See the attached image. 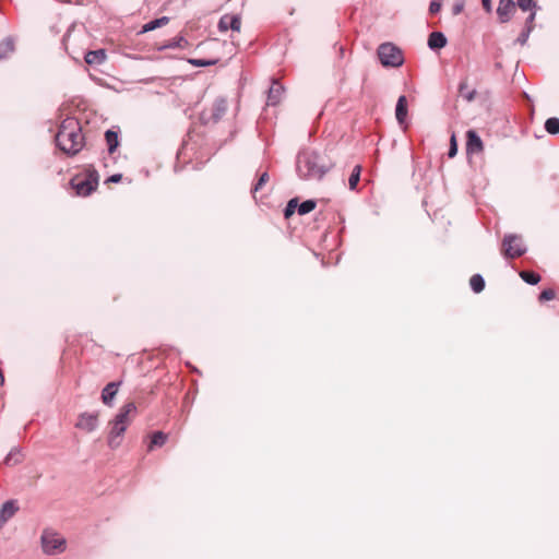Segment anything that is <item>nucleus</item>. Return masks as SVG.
I'll list each match as a JSON object with an SVG mask.
<instances>
[{
	"label": "nucleus",
	"instance_id": "obj_1",
	"mask_svg": "<svg viewBox=\"0 0 559 559\" xmlns=\"http://www.w3.org/2000/svg\"><path fill=\"white\" fill-rule=\"evenodd\" d=\"M57 145L68 155L78 154L84 146V135L76 118H66L56 135Z\"/></svg>",
	"mask_w": 559,
	"mask_h": 559
},
{
	"label": "nucleus",
	"instance_id": "obj_2",
	"mask_svg": "<svg viewBox=\"0 0 559 559\" xmlns=\"http://www.w3.org/2000/svg\"><path fill=\"white\" fill-rule=\"evenodd\" d=\"M329 169L325 158L314 151H305L298 156L297 170L305 179L320 180Z\"/></svg>",
	"mask_w": 559,
	"mask_h": 559
},
{
	"label": "nucleus",
	"instance_id": "obj_3",
	"mask_svg": "<svg viewBox=\"0 0 559 559\" xmlns=\"http://www.w3.org/2000/svg\"><path fill=\"white\" fill-rule=\"evenodd\" d=\"M70 185L79 197H87L98 186V174L96 170H88L83 175L74 176Z\"/></svg>",
	"mask_w": 559,
	"mask_h": 559
},
{
	"label": "nucleus",
	"instance_id": "obj_4",
	"mask_svg": "<svg viewBox=\"0 0 559 559\" xmlns=\"http://www.w3.org/2000/svg\"><path fill=\"white\" fill-rule=\"evenodd\" d=\"M378 57L383 67H400L404 58L402 51L391 43L381 44L378 48Z\"/></svg>",
	"mask_w": 559,
	"mask_h": 559
},
{
	"label": "nucleus",
	"instance_id": "obj_5",
	"mask_svg": "<svg viewBox=\"0 0 559 559\" xmlns=\"http://www.w3.org/2000/svg\"><path fill=\"white\" fill-rule=\"evenodd\" d=\"M501 253L507 259H515L525 253V247L519 236L506 235L501 245Z\"/></svg>",
	"mask_w": 559,
	"mask_h": 559
},
{
	"label": "nucleus",
	"instance_id": "obj_6",
	"mask_svg": "<svg viewBox=\"0 0 559 559\" xmlns=\"http://www.w3.org/2000/svg\"><path fill=\"white\" fill-rule=\"evenodd\" d=\"M43 549L46 554L62 551L64 549V539L53 532H44L41 536Z\"/></svg>",
	"mask_w": 559,
	"mask_h": 559
},
{
	"label": "nucleus",
	"instance_id": "obj_7",
	"mask_svg": "<svg viewBox=\"0 0 559 559\" xmlns=\"http://www.w3.org/2000/svg\"><path fill=\"white\" fill-rule=\"evenodd\" d=\"M241 27V19L237 14H224L218 22V29L221 32H227L231 29L239 32Z\"/></svg>",
	"mask_w": 559,
	"mask_h": 559
},
{
	"label": "nucleus",
	"instance_id": "obj_8",
	"mask_svg": "<svg viewBox=\"0 0 559 559\" xmlns=\"http://www.w3.org/2000/svg\"><path fill=\"white\" fill-rule=\"evenodd\" d=\"M484 151V144L479 135L474 130L466 132V152L467 154H479Z\"/></svg>",
	"mask_w": 559,
	"mask_h": 559
},
{
	"label": "nucleus",
	"instance_id": "obj_9",
	"mask_svg": "<svg viewBox=\"0 0 559 559\" xmlns=\"http://www.w3.org/2000/svg\"><path fill=\"white\" fill-rule=\"evenodd\" d=\"M98 425V414L94 413H84L80 415L79 420L76 423V427L86 431L92 432L96 429Z\"/></svg>",
	"mask_w": 559,
	"mask_h": 559
},
{
	"label": "nucleus",
	"instance_id": "obj_10",
	"mask_svg": "<svg viewBox=\"0 0 559 559\" xmlns=\"http://www.w3.org/2000/svg\"><path fill=\"white\" fill-rule=\"evenodd\" d=\"M135 412H136L135 404L132 402L127 403L120 408L119 413L115 417V420L122 424L124 427L128 428Z\"/></svg>",
	"mask_w": 559,
	"mask_h": 559
},
{
	"label": "nucleus",
	"instance_id": "obj_11",
	"mask_svg": "<svg viewBox=\"0 0 559 559\" xmlns=\"http://www.w3.org/2000/svg\"><path fill=\"white\" fill-rule=\"evenodd\" d=\"M515 11V3L513 0H499L497 8V15L501 23H506L511 19V15Z\"/></svg>",
	"mask_w": 559,
	"mask_h": 559
},
{
	"label": "nucleus",
	"instance_id": "obj_12",
	"mask_svg": "<svg viewBox=\"0 0 559 559\" xmlns=\"http://www.w3.org/2000/svg\"><path fill=\"white\" fill-rule=\"evenodd\" d=\"M283 94H284V87L282 86V84L280 82L274 80L269 88V92H267L266 104L271 105V106L278 105L282 100Z\"/></svg>",
	"mask_w": 559,
	"mask_h": 559
},
{
	"label": "nucleus",
	"instance_id": "obj_13",
	"mask_svg": "<svg viewBox=\"0 0 559 559\" xmlns=\"http://www.w3.org/2000/svg\"><path fill=\"white\" fill-rule=\"evenodd\" d=\"M126 430L127 427H124L122 424L116 420L112 421L111 429L108 436V444L110 448H117L120 444L118 438H120Z\"/></svg>",
	"mask_w": 559,
	"mask_h": 559
},
{
	"label": "nucleus",
	"instance_id": "obj_14",
	"mask_svg": "<svg viewBox=\"0 0 559 559\" xmlns=\"http://www.w3.org/2000/svg\"><path fill=\"white\" fill-rule=\"evenodd\" d=\"M120 382H109L102 392V401L105 405L111 406L115 396L118 393Z\"/></svg>",
	"mask_w": 559,
	"mask_h": 559
},
{
	"label": "nucleus",
	"instance_id": "obj_15",
	"mask_svg": "<svg viewBox=\"0 0 559 559\" xmlns=\"http://www.w3.org/2000/svg\"><path fill=\"white\" fill-rule=\"evenodd\" d=\"M107 53L105 49H97L87 51L84 60L90 66H99L105 62Z\"/></svg>",
	"mask_w": 559,
	"mask_h": 559
},
{
	"label": "nucleus",
	"instance_id": "obj_16",
	"mask_svg": "<svg viewBox=\"0 0 559 559\" xmlns=\"http://www.w3.org/2000/svg\"><path fill=\"white\" fill-rule=\"evenodd\" d=\"M447 43V37L441 32H432L428 37V46L430 49H441L445 47Z\"/></svg>",
	"mask_w": 559,
	"mask_h": 559
},
{
	"label": "nucleus",
	"instance_id": "obj_17",
	"mask_svg": "<svg viewBox=\"0 0 559 559\" xmlns=\"http://www.w3.org/2000/svg\"><path fill=\"white\" fill-rule=\"evenodd\" d=\"M395 117L400 124H403L407 118V99L406 96L402 95L397 99L395 108Z\"/></svg>",
	"mask_w": 559,
	"mask_h": 559
},
{
	"label": "nucleus",
	"instance_id": "obj_18",
	"mask_svg": "<svg viewBox=\"0 0 559 559\" xmlns=\"http://www.w3.org/2000/svg\"><path fill=\"white\" fill-rule=\"evenodd\" d=\"M17 511V507H15L13 501H7L2 508L0 509V522L4 525V523L11 519L15 512Z\"/></svg>",
	"mask_w": 559,
	"mask_h": 559
},
{
	"label": "nucleus",
	"instance_id": "obj_19",
	"mask_svg": "<svg viewBox=\"0 0 559 559\" xmlns=\"http://www.w3.org/2000/svg\"><path fill=\"white\" fill-rule=\"evenodd\" d=\"M15 49L14 40L7 37L0 41V59L10 57Z\"/></svg>",
	"mask_w": 559,
	"mask_h": 559
},
{
	"label": "nucleus",
	"instance_id": "obj_20",
	"mask_svg": "<svg viewBox=\"0 0 559 559\" xmlns=\"http://www.w3.org/2000/svg\"><path fill=\"white\" fill-rule=\"evenodd\" d=\"M169 23L168 16H162L159 19L153 20L142 26V29L140 31V34L147 33L151 31H154L158 27H163Z\"/></svg>",
	"mask_w": 559,
	"mask_h": 559
},
{
	"label": "nucleus",
	"instance_id": "obj_21",
	"mask_svg": "<svg viewBox=\"0 0 559 559\" xmlns=\"http://www.w3.org/2000/svg\"><path fill=\"white\" fill-rule=\"evenodd\" d=\"M105 140L109 154H112L119 146L118 133L112 130H108L105 133Z\"/></svg>",
	"mask_w": 559,
	"mask_h": 559
},
{
	"label": "nucleus",
	"instance_id": "obj_22",
	"mask_svg": "<svg viewBox=\"0 0 559 559\" xmlns=\"http://www.w3.org/2000/svg\"><path fill=\"white\" fill-rule=\"evenodd\" d=\"M168 439V436L163 431H156L151 437V442L148 444V451L154 450L156 447H163Z\"/></svg>",
	"mask_w": 559,
	"mask_h": 559
},
{
	"label": "nucleus",
	"instance_id": "obj_23",
	"mask_svg": "<svg viewBox=\"0 0 559 559\" xmlns=\"http://www.w3.org/2000/svg\"><path fill=\"white\" fill-rule=\"evenodd\" d=\"M459 92H460V95L467 102L474 100V98L476 96V90L469 88L466 81H463L460 83Z\"/></svg>",
	"mask_w": 559,
	"mask_h": 559
},
{
	"label": "nucleus",
	"instance_id": "obj_24",
	"mask_svg": "<svg viewBox=\"0 0 559 559\" xmlns=\"http://www.w3.org/2000/svg\"><path fill=\"white\" fill-rule=\"evenodd\" d=\"M520 277L531 285H536L540 282V275L533 271H521Z\"/></svg>",
	"mask_w": 559,
	"mask_h": 559
},
{
	"label": "nucleus",
	"instance_id": "obj_25",
	"mask_svg": "<svg viewBox=\"0 0 559 559\" xmlns=\"http://www.w3.org/2000/svg\"><path fill=\"white\" fill-rule=\"evenodd\" d=\"M190 46L189 41L180 36L178 38H174L171 39L168 44L164 45L160 49H166V48H188Z\"/></svg>",
	"mask_w": 559,
	"mask_h": 559
},
{
	"label": "nucleus",
	"instance_id": "obj_26",
	"mask_svg": "<svg viewBox=\"0 0 559 559\" xmlns=\"http://www.w3.org/2000/svg\"><path fill=\"white\" fill-rule=\"evenodd\" d=\"M361 166L356 165L352 171V175L348 179V186L350 190H355L360 179Z\"/></svg>",
	"mask_w": 559,
	"mask_h": 559
},
{
	"label": "nucleus",
	"instance_id": "obj_27",
	"mask_svg": "<svg viewBox=\"0 0 559 559\" xmlns=\"http://www.w3.org/2000/svg\"><path fill=\"white\" fill-rule=\"evenodd\" d=\"M469 284L475 293H480L485 288V281L479 274H475L471 277Z\"/></svg>",
	"mask_w": 559,
	"mask_h": 559
},
{
	"label": "nucleus",
	"instance_id": "obj_28",
	"mask_svg": "<svg viewBox=\"0 0 559 559\" xmlns=\"http://www.w3.org/2000/svg\"><path fill=\"white\" fill-rule=\"evenodd\" d=\"M545 129L550 134L559 133V119L558 118H549L545 122Z\"/></svg>",
	"mask_w": 559,
	"mask_h": 559
},
{
	"label": "nucleus",
	"instance_id": "obj_29",
	"mask_svg": "<svg viewBox=\"0 0 559 559\" xmlns=\"http://www.w3.org/2000/svg\"><path fill=\"white\" fill-rule=\"evenodd\" d=\"M316 202L312 201V200H307L305 202H302L301 204L298 205V213L300 215H305V214H308L310 213L311 211H313L316 209Z\"/></svg>",
	"mask_w": 559,
	"mask_h": 559
},
{
	"label": "nucleus",
	"instance_id": "obj_30",
	"mask_svg": "<svg viewBox=\"0 0 559 559\" xmlns=\"http://www.w3.org/2000/svg\"><path fill=\"white\" fill-rule=\"evenodd\" d=\"M226 111L225 102H218L213 107V118L214 120H218Z\"/></svg>",
	"mask_w": 559,
	"mask_h": 559
},
{
	"label": "nucleus",
	"instance_id": "obj_31",
	"mask_svg": "<svg viewBox=\"0 0 559 559\" xmlns=\"http://www.w3.org/2000/svg\"><path fill=\"white\" fill-rule=\"evenodd\" d=\"M298 205H299L298 200L292 199L285 207V211H284L285 218H289L292 215H294L296 209L298 210Z\"/></svg>",
	"mask_w": 559,
	"mask_h": 559
},
{
	"label": "nucleus",
	"instance_id": "obj_32",
	"mask_svg": "<svg viewBox=\"0 0 559 559\" xmlns=\"http://www.w3.org/2000/svg\"><path fill=\"white\" fill-rule=\"evenodd\" d=\"M188 62L194 67H207L214 66L218 62L217 59L204 60V59H188Z\"/></svg>",
	"mask_w": 559,
	"mask_h": 559
},
{
	"label": "nucleus",
	"instance_id": "obj_33",
	"mask_svg": "<svg viewBox=\"0 0 559 559\" xmlns=\"http://www.w3.org/2000/svg\"><path fill=\"white\" fill-rule=\"evenodd\" d=\"M556 298V293L554 289L548 288L540 293L539 295V301H548Z\"/></svg>",
	"mask_w": 559,
	"mask_h": 559
},
{
	"label": "nucleus",
	"instance_id": "obj_34",
	"mask_svg": "<svg viewBox=\"0 0 559 559\" xmlns=\"http://www.w3.org/2000/svg\"><path fill=\"white\" fill-rule=\"evenodd\" d=\"M21 453L19 451H11L5 457V464H16L20 462Z\"/></svg>",
	"mask_w": 559,
	"mask_h": 559
},
{
	"label": "nucleus",
	"instance_id": "obj_35",
	"mask_svg": "<svg viewBox=\"0 0 559 559\" xmlns=\"http://www.w3.org/2000/svg\"><path fill=\"white\" fill-rule=\"evenodd\" d=\"M457 153V143H456V138H455V134H452L451 139H450V148H449V157H454Z\"/></svg>",
	"mask_w": 559,
	"mask_h": 559
},
{
	"label": "nucleus",
	"instance_id": "obj_36",
	"mask_svg": "<svg viewBox=\"0 0 559 559\" xmlns=\"http://www.w3.org/2000/svg\"><path fill=\"white\" fill-rule=\"evenodd\" d=\"M518 5L521 10L527 11L531 10L535 3L534 0H518Z\"/></svg>",
	"mask_w": 559,
	"mask_h": 559
},
{
	"label": "nucleus",
	"instance_id": "obj_37",
	"mask_svg": "<svg viewBox=\"0 0 559 559\" xmlns=\"http://www.w3.org/2000/svg\"><path fill=\"white\" fill-rule=\"evenodd\" d=\"M267 181H269V175H267V173H263V174L260 176V178H259L258 182H257V183H255V186H254V191H258V190L262 189V187H263Z\"/></svg>",
	"mask_w": 559,
	"mask_h": 559
},
{
	"label": "nucleus",
	"instance_id": "obj_38",
	"mask_svg": "<svg viewBox=\"0 0 559 559\" xmlns=\"http://www.w3.org/2000/svg\"><path fill=\"white\" fill-rule=\"evenodd\" d=\"M464 10V1L457 0L452 7L453 15H459Z\"/></svg>",
	"mask_w": 559,
	"mask_h": 559
},
{
	"label": "nucleus",
	"instance_id": "obj_39",
	"mask_svg": "<svg viewBox=\"0 0 559 559\" xmlns=\"http://www.w3.org/2000/svg\"><path fill=\"white\" fill-rule=\"evenodd\" d=\"M441 2L437 0H432L429 5L430 14H437L441 10Z\"/></svg>",
	"mask_w": 559,
	"mask_h": 559
},
{
	"label": "nucleus",
	"instance_id": "obj_40",
	"mask_svg": "<svg viewBox=\"0 0 559 559\" xmlns=\"http://www.w3.org/2000/svg\"><path fill=\"white\" fill-rule=\"evenodd\" d=\"M481 3L486 12H491V0H481Z\"/></svg>",
	"mask_w": 559,
	"mask_h": 559
},
{
	"label": "nucleus",
	"instance_id": "obj_41",
	"mask_svg": "<svg viewBox=\"0 0 559 559\" xmlns=\"http://www.w3.org/2000/svg\"><path fill=\"white\" fill-rule=\"evenodd\" d=\"M121 180V175H112L111 177L108 178V181H111V182H118Z\"/></svg>",
	"mask_w": 559,
	"mask_h": 559
},
{
	"label": "nucleus",
	"instance_id": "obj_42",
	"mask_svg": "<svg viewBox=\"0 0 559 559\" xmlns=\"http://www.w3.org/2000/svg\"><path fill=\"white\" fill-rule=\"evenodd\" d=\"M4 382V377L2 374V372L0 371V384H2Z\"/></svg>",
	"mask_w": 559,
	"mask_h": 559
},
{
	"label": "nucleus",
	"instance_id": "obj_43",
	"mask_svg": "<svg viewBox=\"0 0 559 559\" xmlns=\"http://www.w3.org/2000/svg\"><path fill=\"white\" fill-rule=\"evenodd\" d=\"M3 526V524L0 522V528Z\"/></svg>",
	"mask_w": 559,
	"mask_h": 559
}]
</instances>
